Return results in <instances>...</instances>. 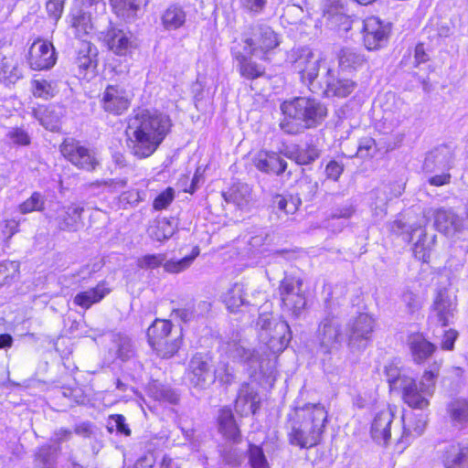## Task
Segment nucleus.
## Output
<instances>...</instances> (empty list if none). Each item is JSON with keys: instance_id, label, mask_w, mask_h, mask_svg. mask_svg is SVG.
I'll return each instance as SVG.
<instances>
[{"instance_id": "774afa93", "label": "nucleus", "mask_w": 468, "mask_h": 468, "mask_svg": "<svg viewBox=\"0 0 468 468\" xmlns=\"http://www.w3.org/2000/svg\"><path fill=\"white\" fill-rule=\"evenodd\" d=\"M403 303L406 304L409 312L414 313L420 309L421 301L418 294L412 292H406L402 295Z\"/></svg>"}, {"instance_id": "f03ea898", "label": "nucleus", "mask_w": 468, "mask_h": 468, "mask_svg": "<svg viewBox=\"0 0 468 468\" xmlns=\"http://www.w3.org/2000/svg\"><path fill=\"white\" fill-rule=\"evenodd\" d=\"M327 411L321 403L296 407L287 415L286 430L291 444L300 448L317 445L327 421Z\"/></svg>"}, {"instance_id": "c756f323", "label": "nucleus", "mask_w": 468, "mask_h": 468, "mask_svg": "<svg viewBox=\"0 0 468 468\" xmlns=\"http://www.w3.org/2000/svg\"><path fill=\"white\" fill-rule=\"evenodd\" d=\"M444 468H468V444L452 443L442 455Z\"/></svg>"}, {"instance_id": "338daca9", "label": "nucleus", "mask_w": 468, "mask_h": 468, "mask_svg": "<svg viewBox=\"0 0 468 468\" xmlns=\"http://www.w3.org/2000/svg\"><path fill=\"white\" fill-rule=\"evenodd\" d=\"M356 212V208L352 202L346 201L341 206L335 207L331 212L332 218H350Z\"/></svg>"}, {"instance_id": "864d4df0", "label": "nucleus", "mask_w": 468, "mask_h": 468, "mask_svg": "<svg viewBox=\"0 0 468 468\" xmlns=\"http://www.w3.org/2000/svg\"><path fill=\"white\" fill-rule=\"evenodd\" d=\"M44 197L38 192H34L29 198L19 206V211L22 214H27L33 211H41L44 208Z\"/></svg>"}, {"instance_id": "20e7f679", "label": "nucleus", "mask_w": 468, "mask_h": 468, "mask_svg": "<svg viewBox=\"0 0 468 468\" xmlns=\"http://www.w3.org/2000/svg\"><path fill=\"white\" fill-rule=\"evenodd\" d=\"M257 326L260 344L258 349L268 371L273 367L276 355L287 347L292 338L291 329L287 322L274 320L265 314L259 316Z\"/></svg>"}, {"instance_id": "2eb2a0df", "label": "nucleus", "mask_w": 468, "mask_h": 468, "mask_svg": "<svg viewBox=\"0 0 468 468\" xmlns=\"http://www.w3.org/2000/svg\"><path fill=\"white\" fill-rule=\"evenodd\" d=\"M362 25L361 33L367 49L376 50L386 45L390 33L389 24L384 23L378 17L369 16Z\"/></svg>"}, {"instance_id": "4be33fe9", "label": "nucleus", "mask_w": 468, "mask_h": 468, "mask_svg": "<svg viewBox=\"0 0 468 468\" xmlns=\"http://www.w3.org/2000/svg\"><path fill=\"white\" fill-rule=\"evenodd\" d=\"M323 17L331 28L347 31L351 27L350 17L340 0H324Z\"/></svg>"}, {"instance_id": "13d9d810", "label": "nucleus", "mask_w": 468, "mask_h": 468, "mask_svg": "<svg viewBox=\"0 0 468 468\" xmlns=\"http://www.w3.org/2000/svg\"><path fill=\"white\" fill-rule=\"evenodd\" d=\"M8 141L16 145L27 146L30 144V136L28 133L21 127H12L6 133Z\"/></svg>"}, {"instance_id": "e2e57ef3", "label": "nucleus", "mask_w": 468, "mask_h": 468, "mask_svg": "<svg viewBox=\"0 0 468 468\" xmlns=\"http://www.w3.org/2000/svg\"><path fill=\"white\" fill-rule=\"evenodd\" d=\"M377 146L376 142L371 137H366L359 142L356 156L360 158L372 157L376 154Z\"/></svg>"}, {"instance_id": "c9c22d12", "label": "nucleus", "mask_w": 468, "mask_h": 468, "mask_svg": "<svg viewBox=\"0 0 468 468\" xmlns=\"http://www.w3.org/2000/svg\"><path fill=\"white\" fill-rule=\"evenodd\" d=\"M447 413L452 424L463 429L468 426V400L463 398H457L451 400L447 405Z\"/></svg>"}, {"instance_id": "6ab92c4d", "label": "nucleus", "mask_w": 468, "mask_h": 468, "mask_svg": "<svg viewBox=\"0 0 468 468\" xmlns=\"http://www.w3.org/2000/svg\"><path fill=\"white\" fill-rule=\"evenodd\" d=\"M210 358L207 355L197 353L189 361L188 378L192 385L205 388L215 381L210 370Z\"/></svg>"}, {"instance_id": "c03bdc74", "label": "nucleus", "mask_w": 468, "mask_h": 468, "mask_svg": "<svg viewBox=\"0 0 468 468\" xmlns=\"http://www.w3.org/2000/svg\"><path fill=\"white\" fill-rule=\"evenodd\" d=\"M175 231L176 225L174 219L170 220L166 218L156 220L148 229L149 236L157 241L170 239Z\"/></svg>"}, {"instance_id": "37998d69", "label": "nucleus", "mask_w": 468, "mask_h": 468, "mask_svg": "<svg viewBox=\"0 0 468 468\" xmlns=\"http://www.w3.org/2000/svg\"><path fill=\"white\" fill-rule=\"evenodd\" d=\"M245 285L242 283L233 284L223 295V302L230 312L234 313L246 303Z\"/></svg>"}, {"instance_id": "58836bf2", "label": "nucleus", "mask_w": 468, "mask_h": 468, "mask_svg": "<svg viewBox=\"0 0 468 468\" xmlns=\"http://www.w3.org/2000/svg\"><path fill=\"white\" fill-rule=\"evenodd\" d=\"M182 341L183 334L180 329L178 333L169 338H165V340H162L161 342H157L151 347L160 357L170 358L178 352L182 346Z\"/></svg>"}, {"instance_id": "f3484780", "label": "nucleus", "mask_w": 468, "mask_h": 468, "mask_svg": "<svg viewBox=\"0 0 468 468\" xmlns=\"http://www.w3.org/2000/svg\"><path fill=\"white\" fill-rule=\"evenodd\" d=\"M131 94L121 85H108L102 92L101 105L104 112L122 115L131 104Z\"/></svg>"}, {"instance_id": "f704fd0d", "label": "nucleus", "mask_w": 468, "mask_h": 468, "mask_svg": "<svg viewBox=\"0 0 468 468\" xmlns=\"http://www.w3.org/2000/svg\"><path fill=\"white\" fill-rule=\"evenodd\" d=\"M69 24L76 37L83 39L91 32L93 26L90 15L81 8H72L69 13Z\"/></svg>"}, {"instance_id": "cd10ccee", "label": "nucleus", "mask_w": 468, "mask_h": 468, "mask_svg": "<svg viewBox=\"0 0 468 468\" xmlns=\"http://www.w3.org/2000/svg\"><path fill=\"white\" fill-rule=\"evenodd\" d=\"M427 421V415L424 413L412 414L408 420L402 416L403 431L399 443L403 444V448H405L413 439L422 435L426 429Z\"/></svg>"}, {"instance_id": "f257e3e1", "label": "nucleus", "mask_w": 468, "mask_h": 468, "mask_svg": "<svg viewBox=\"0 0 468 468\" xmlns=\"http://www.w3.org/2000/svg\"><path fill=\"white\" fill-rule=\"evenodd\" d=\"M172 122L168 115L143 110L129 119L128 147L139 159L151 156L170 133Z\"/></svg>"}, {"instance_id": "8fccbe9b", "label": "nucleus", "mask_w": 468, "mask_h": 468, "mask_svg": "<svg viewBox=\"0 0 468 468\" xmlns=\"http://www.w3.org/2000/svg\"><path fill=\"white\" fill-rule=\"evenodd\" d=\"M32 90L35 97L48 100L52 98L57 92V84L53 80L45 79L34 80Z\"/></svg>"}, {"instance_id": "ddd939ff", "label": "nucleus", "mask_w": 468, "mask_h": 468, "mask_svg": "<svg viewBox=\"0 0 468 468\" xmlns=\"http://www.w3.org/2000/svg\"><path fill=\"white\" fill-rule=\"evenodd\" d=\"M60 152L72 165L87 171L94 170L99 164L92 151L72 138L62 143Z\"/></svg>"}, {"instance_id": "3c124183", "label": "nucleus", "mask_w": 468, "mask_h": 468, "mask_svg": "<svg viewBox=\"0 0 468 468\" xmlns=\"http://www.w3.org/2000/svg\"><path fill=\"white\" fill-rule=\"evenodd\" d=\"M385 374L389 387L392 390L401 389L403 388V380L411 378L404 375L401 369L394 362H390L385 366Z\"/></svg>"}, {"instance_id": "a19ab883", "label": "nucleus", "mask_w": 468, "mask_h": 468, "mask_svg": "<svg viewBox=\"0 0 468 468\" xmlns=\"http://www.w3.org/2000/svg\"><path fill=\"white\" fill-rule=\"evenodd\" d=\"M339 67L344 70H352L361 68L366 58L363 54L351 48H342L338 55Z\"/></svg>"}, {"instance_id": "052dcab7", "label": "nucleus", "mask_w": 468, "mask_h": 468, "mask_svg": "<svg viewBox=\"0 0 468 468\" xmlns=\"http://www.w3.org/2000/svg\"><path fill=\"white\" fill-rule=\"evenodd\" d=\"M273 207L284 213V215L293 214L297 209V206L292 197L287 198L281 195L274 197Z\"/></svg>"}, {"instance_id": "7c9ffc66", "label": "nucleus", "mask_w": 468, "mask_h": 468, "mask_svg": "<svg viewBox=\"0 0 468 468\" xmlns=\"http://www.w3.org/2000/svg\"><path fill=\"white\" fill-rule=\"evenodd\" d=\"M259 404L260 399L256 390L249 384H242L236 399V410L241 414H255Z\"/></svg>"}, {"instance_id": "de8ad7c7", "label": "nucleus", "mask_w": 468, "mask_h": 468, "mask_svg": "<svg viewBox=\"0 0 468 468\" xmlns=\"http://www.w3.org/2000/svg\"><path fill=\"white\" fill-rule=\"evenodd\" d=\"M58 448L51 445L41 446L36 453L37 468H54Z\"/></svg>"}, {"instance_id": "dca6fc26", "label": "nucleus", "mask_w": 468, "mask_h": 468, "mask_svg": "<svg viewBox=\"0 0 468 468\" xmlns=\"http://www.w3.org/2000/svg\"><path fill=\"white\" fill-rule=\"evenodd\" d=\"M83 211L84 207L76 203L58 204L57 207L50 212L48 218L59 230L75 232L81 224Z\"/></svg>"}, {"instance_id": "6e6552de", "label": "nucleus", "mask_w": 468, "mask_h": 468, "mask_svg": "<svg viewBox=\"0 0 468 468\" xmlns=\"http://www.w3.org/2000/svg\"><path fill=\"white\" fill-rule=\"evenodd\" d=\"M279 293L284 312L298 316L305 308L306 298L303 291L302 279L285 276L280 283Z\"/></svg>"}, {"instance_id": "6e6d98bb", "label": "nucleus", "mask_w": 468, "mask_h": 468, "mask_svg": "<svg viewBox=\"0 0 468 468\" xmlns=\"http://www.w3.org/2000/svg\"><path fill=\"white\" fill-rule=\"evenodd\" d=\"M249 462L251 468H270L263 450L257 445H250Z\"/></svg>"}, {"instance_id": "49530a36", "label": "nucleus", "mask_w": 468, "mask_h": 468, "mask_svg": "<svg viewBox=\"0 0 468 468\" xmlns=\"http://www.w3.org/2000/svg\"><path fill=\"white\" fill-rule=\"evenodd\" d=\"M320 155L319 150L313 144L305 147H297L290 152L289 158L294 160L298 165H309Z\"/></svg>"}, {"instance_id": "bb28decb", "label": "nucleus", "mask_w": 468, "mask_h": 468, "mask_svg": "<svg viewBox=\"0 0 468 468\" xmlns=\"http://www.w3.org/2000/svg\"><path fill=\"white\" fill-rule=\"evenodd\" d=\"M256 168L267 174H282L287 168V163L275 152L260 151L253 157Z\"/></svg>"}, {"instance_id": "39448f33", "label": "nucleus", "mask_w": 468, "mask_h": 468, "mask_svg": "<svg viewBox=\"0 0 468 468\" xmlns=\"http://www.w3.org/2000/svg\"><path fill=\"white\" fill-rule=\"evenodd\" d=\"M285 61L300 76L302 83L312 90L324 62L322 55L307 47L294 48L287 53Z\"/></svg>"}, {"instance_id": "c85d7f7f", "label": "nucleus", "mask_w": 468, "mask_h": 468, "mask_svg": "<svg viewBox=\"0 0 468 468\" xmlns=\"http://www.w3.org/2000/svg\"><path fill=\"white\" fill-rule=\"evenodd\" d=\"M231 53L238 61L240 75L247 80H255L264 74V68L254 62L247 50L242 52L238 47L231 48Z\"/></svg>"}, {"instance_id": "4c0bfd02", "label": "nucleus", "mask_w": 468, "mask_h": 468, "mask_svg": "<svg viewBox=\"0 0 468 468\" xmlns=\"http://www.w3.org/2000/svg\"><path fill=\"white\" fill-rule=\"evenodd\" d=\"M177 332H173V324L169 320L155 319L147 329L148 343L151 346L157 342L169 338Z\"/></svg>"}, {"instance_id": "b1692460", "label": "nucleus", "mask_w": 468, "mask_h": 468, "mask_svg": "<svg viewBox=\"0 0 468 468\" xmlns=\"http://www.w3.org/2000/svg\"><path fill=\"white\" fill-rule=\"evenodd\" d=\"M101 34L109 49L116 55H126L133 46L132 34L129 31L111 27Z\"/></svg>"}, {"instance_id": "a18cd8bd", "label": "nucleus", "mask_w": 468, "mask_h": 468, "mask_svg": "<svg viewBox=\"0 0 468 468\" xmlns=\"http://www.w3.org/2000/svg\"><path fill=\"white\" fill-rule=\"evenodd\" d=\"M218 425L220 432L226 438L236 441L239 437V430L230 410L222 409L220 410L218 415Z\"/></svg>"}, {"instance_id": "5701e85b", "label": "nucleus", "mask_w": 468, "mask_h": 468, "mask_svg": "<svg viewBox=\"0 0 468 468\" xmlns=\"http://www.w3.org/2000/svg\"><path fill=\"white\" fill-rule=\"evenodd\" d=\"M453 162L454 157L452 151L447 146H441L427 154L423 168L427 173L450 171L453 166Z\"/></svg>"}, {"instance_id": "412c9836", "label": "nucleus", "mask_w": 468, "mask_h": 468, "mask_svg": "<svg viewBox=\"0 0 468 468\" xmlns=\"http://www.w3.org/2000/svg\"><path fill=\"white\" fill-rule=\"evenodd\" d=\"M434 217V226L446 236H452L463 229V219L451 209L438 208L424 211V217Z\"/></svg>"}, {"instance_id": "09e8293b", "label": "nucleus", "mask_w": 468, "mask_h": 468, "mask_svg": "<svg viewBox=\"0 0 468 468\" xmlns=\"http://www.w3.org/2000/svg\"><path fill=\"white\" fill-rule=\"evenodd\" d=\"M114 346L116 347L117 357L122 361H129L134 356V350L132 340L123 335H114Z\"/></svg>"}, {"instance_id": "2f4dec72", "label": "nucleus", "mask_w": 468, "mask_h": 468, "mask_svg": "<svg viewBox=\"0 0 468 468\" xmlns=\"http://www.w3.org/2000/svg\"><path fill=\"white\" fill-rule=\"evenodd\" d=\"M110 292L106 282H101L96 287L77 293L73 303L83 309H89L92 304L101 302Z\"/></svg>"}, {"instance_id": "0eeeda50", "label": "nucleus", "mask_w": 468, "mask_h": 468, "mask_svg": "<svg viewBox=\"0 0 468 468\" xmlns=\"http://www.w3.org/2000/svg\"><path fill=\"white\" fill-rule=\"evenodd\" d=\"M250 30L251 36L244 40V50H247L249 55L266 59L267 53L280 44L278 35L271 27L261 24L252 26Z\"/></svg>"}, {"instance_id": "4468645a", "label": "nucleus", "mask_w": 468, "mask_h": 468, "mask_svg": "<svg viewBox=\"0 0 468 468\" xmlns=\"http://www.w3.org/2000/svg\"><path fill=\"white\" fill-rule=\"evenodd\" d=\"M348 345L352 350H363L371 340L375 327L374 318L367 314H359L348 324Z\"/></svg>"}, {"instance_id": "393cba45", "label": "nucleus", "mask_w": 468, "mask_h": 468, "mask_svg": "<svg viewBox=\"0 0 468 468\" xmlns=\"http://www.w3.org/2000/svg\"><path fill=\"white\" fill-rule=\"evenodd\" d=\"M394 411L390 407L384 408L376 413L371 424V436L378 443L387 444L390 439V426Z\"/></svg>"}, {"instance_id": "79ce46f5", "label": "nucleus", "mask_w": 468, "mask_h": 468, "mask_svg": "<svg viewBox=\"0 0 468 468\" xmlns=\"http://www.w3.org/2000/svg\"><path fill=\"white\" fill-rule=\"evenodd\" d=\"M186 12L176 5H172L162 15V24L166 30H175L181 27L186 22Z\"/></svg>"}, {"instance_id": "bf43d9fd", "label": "nucleus", "mask_w": 468, "mask_h": 468, "mask_svg": "<svg viewBox=\"0 0 468 468\" xmlns=\"http://www.w3.org/2000/svg\"><path fill=\"white\" fill-rule=\"evenodd\" d=\"M149 394L158 401H165L169 403H176L177 400L175 392L168 388L159 387L157 384H153L149 388Z\"/></svg>"}, {"instance_id": "a211bd4d", "label": "nucleus", "mask_w": 468, "mask_h": 468, "mask_svg": "<svg viewBox=\"0 0 468 468\" xmlns=\"http://www.w3.org/2000/svg\"><path fill=\"white\" fill-rule=\"evenodd\" d=\"M56 61L57 54L51 42L43 39L33 42L28 52V63L32 69H48Z\"/></svg>"}, {"instance_id": "4d7b16f0", "label": "nucleus", "mask_w": 468, "mask_h": 468, "mask_svg": "<svg viewBox=\"0 0 468 468\" xmlns=\"http://www.w3.org/2000/svg\"><path fill=\"white\" fill-rule=\"evenodd\" d=\"M213 377L215 380L218 379L220 383L229 385L234 379L233 368L222 359L215 368Z\"/></svg>"}, {"instance_id": "603ef678", "label": "nucleus", "mask_w": 468, "mask_h": 468, "mask_svg": "<svg viewBox=\"0 0 468 468\" xmlns=\"http://www.w3.org/2000/svg\"><path fill=\"white\" fill-rule=\"evenodd\" d=\"M425 31L431 39L444 38L451 34V28L448 24L439 19L431 20L425 27Z\"/></svg>"}, {"instance_id": "9b49d317", "label": "nucleus", "mask_w": 468, "mask_h": 468, "mask_svg": "<svg viewBox=\"0 0 468 468\" xmlns=\"http://www.w3.org/2000/svg\"><path fill=\"white\" fill-rule=\"evenodd\" d=\"M222 353L234 362L247 364L253 370L266 371L264 359L259 349L250 350L240 339H232L221 346Z\"/></svg>"}, {"instance_id": "e433bc0d", "label": "nucleus", "mask_w": 468, "mask_h": 468, "mask_svg": "<svg viewBox=\"0 0 468 468\" xmlns=\"http://www.w3.org/2000/svg\"><path fill=\"white\" fill-rule=\"evenodd\" d=\"M223 196L228 203L234 204L241 210L248 208L252 200L251 188L244 183L233 185Z\"/></svg>"}, {"instance_id": "0e129e2a", "label": "nucleus", "mask_w": 468, "mask_h": 468, "mask_svg": "<svg viewBox=\"0 0 468 468\" xmlns=\"http://www.w3.org/2000/svg\"><path fill=\"white\" fill-rule=\"evenodd\" d=\"M175 198V191L171 187H167L161 192L154 200L153 207L155 210L166 208Z\"/></svg>"}, {"instance_id": "423d86ee", "label": "nucleus", "mask_w": 468, "mask_h": 468, "mask_svg": "<svg viewBox=\"0 0 468 468\" xmlns=\"http://www.w3.org/2000/svg\"><path fill=\"white\" fill-rule=\"evenodd\" d=\"M437 377V372L426 370L420 382L412 378H405L403 388L400 389L403 401L412 409L420 410L427 409L434 394Z\"/></svg>"}, {"instance_id": "1a4fd4ad", "label": "nucleus", "mask_w": 468, "mask_h": 468, "mask_svg": "<svg viewBox=\"0 0 468 468\" xmlns=\"http://www.w3.org/2000/svg\"><path fill=\"white\" fill-rule=\"evenodd\" d=\"M317 337L324 353L331 354L337 351L344 342V334L339 317L330 311L320 322Z\"/></svg>"}, {"instance_id": "69168bd1", "label": "nucleus", "mask_w": 468, "mask_h": 468, "mask_svg": "<svg viewBox=\"0 0 468 468\" xmlns=\"http://www.w3.org/2000/svg\"><path fill=\"white\" fill-rule=\"evenodd\" d=\"M66 0H48L46 4V9L50 19L56 25L60 19Z\"/></svg>"}, {"instance_id": "7ed1b4c3", "label": "nucleus", "mask_w": 468, "mask_h": 468, "mask_svg": "<svg viewBox=\"0 0 468 468\" xmlns=\"http://www.w3.org/2000/svg\"><path fill=\"white\" fill-rule=\"evenodd\" d=\"M283 119L281 129L289 134H296L304 129L319 125L327 114L326 107L319 101L308 97H296L281 104Z\"/></svg>"}, {"instance_id": "aec40b11", "label": "nucleus", "mask_w": 468, "mask_h": 468, "mask_svg": "<svg viewBox=\"0 0 468 468\" xmlns=\"http://www.w3.org/2000/svg\"><path fill=\"white\" fill-rule=\"evenodd\" d=\"M386 101L382 105V122L385 133L398 128L406 118L405 103L394 94H386Z\"/></svg>"}, {"instance_id": "5fc2aeb1", "label": "nucleus", "mask_w": 468, "mask_h": 468, "mask_svg": "<svg viewBox=\"0 0 468 468\" xmlns=\"http://www.w3.org/2000/svg\"><path fill=\"white\" fill-rule=\"evenodd\" d=\"M37 118L42 126L51 132L57 131L59 127V116L53 109H45L37 113Z\"/></svg>"}, {"instance_id": "f8f14e48", "label": "nucleus", "mask_w": 468, "mask_h": 468, "mask_svg": "<svg viewBox=\"0 0 468 468\" xmlns=\"http://www.w3.org/2000/svg\"><path fill=\"white\" fill-rule=\"evenodd\" d=\"M199 250L194 249L192 253L180 260H166L165 254H147L138 258L137 266L140 269L153 270L163 265L165 271L170 273H179L186 270L197 257Z\"/></svg>"}, {"instance_id": "72a5a7b5", "label": "nucleus", "mask_w": 468, "mask_h": 468, "mask_svg": "<svg viewBox=\"0 0 468 468\" xmlns=\"http://www.w3.org/2000/svg\"><path fill=\"white\" fill-rule=\"evenodd\" d=\"M408 344L413 360L419 364L425 361L435 350V346L429 342L420 334H413L410 335Z\"/></svg>"}, {"instance_id": "9d476101", "label": "nucleus", "mask_w": 468, "mask_h": 468, "mask_svg": "<svg viewBox=\"0 0 468 468\" xmlns=\"http://www.w3.org/2000/svg\"><path fill=\"white\" fill-rule=\"evenodd\" d=\"M456 314V296H452L447 288L436 290L429 318L444 327L453 323Z\"/></svg>"}, {"instance_id": "ea45409f", "label": "nucleus", "mask_w": 468, "mask_h": 468, "mask_svg": "<svg viewBox=\"0 0 468 468\" xmlns=\"http://www.w3.org/2000/svg\"><path fill=\"white\" fill-rule=\"evenodd\" d=\"M110 5L117 16L131 20L136 16L143 4L141 0H110Z\"/></svg>"}, {"instance_id": "680f3d73", "label": "nucleus", "mask_w": 468, "mask_h": 468, "mask_svg": "<svg viewBox=\"0 0 468 468\" xmlns=\"http://www.w3.org/2000/svg\"><path fill=\"white\" fill-rule=\"evenodd\" d=\"M108 429L112 432L114 429L121 434L129 436L131 430L126 423L125 417L121 414L112 415L108 422Z\"/></svg>"}, {"instance_id": "a878e982", "label": "nucleus", "mask_w": 468, "mask_h": 468, "mask_svg": "<svg viewBox=\"0 0 468 468\" xmlns=\"http://www.w3.org/2000/svg\"><path fill=\"white\" fill-rule=\"evenodd\" d=\"M409 235L410 241L415 238H418L413 247V253L415 257L423 262H428L431 252L435 244L436 235L429 237L425 232V229L421 225L410 227Z\"/></svg>"}, {"instance_id": "473e14b6", "label": "nucleus", "mask_w": 468, "mask_h": 468, "mask_svg": "<svg viewBox=\"0 0 468 468\" xmlns=\"http://www.w3.org/2000/svg\"><path fill=\"white\" fill-rule=\"evenodd\" d=\"M333 70L327 69L325 76L326 89L325 93L329 96L345 98L350 95L356 87L355 81L348 79H334Z\"/></svg>"}]
</instances>
